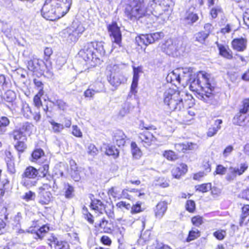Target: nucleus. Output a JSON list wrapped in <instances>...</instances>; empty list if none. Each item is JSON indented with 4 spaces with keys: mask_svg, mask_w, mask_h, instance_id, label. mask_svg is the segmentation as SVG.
Wrapping results in <instances>:
<instances>
[{
    "mask_svg": "<svg viewBox=\"0 0 249 249\" xmlns=\"http://www.w3.org/2000/svg\"><path fill=\"white\" fill-rule=\"evenodd\" d=\"M171 0H153L146 7L144 0H132L126 5L124 13L130 19L140 18L152 14L160 23L166 21L170 15Z\"/></svg>",
    "mask_w": 249,
    "mask_h": 249,
    "instance_id": "1",
    "label": "nucleus"
},
{
    "mask_svg": "<svg viewBox=\"0 0 249 249\" xmlns=\"http://www.w3.org/2000/svg\"><path fill=\"white\" fill-rule=\"evenodd\" d=\"M191 90L196 92L197 97L206 103H211L213 98V87L208 82V75L203 71L194 74L189 82Z\"/></svg>",
    "mask_w": 249,
    "mask_h": 249,
    "instance_id": "2",
    "label": "nucleus"
},
{
    "mask_svg": "<svg viewBox=\"0 0 249 249\" xmlns=\"http://www.w3.org/2000/svg\"><path fill=\"white\" fill-rule=\"evenodd\" d=\"M72 0H46L41 9L42 16L47 20H55L69 11Z\"/></svg>",
    "mask_w": 249,
    "mask_h": 249,
    "instance_id": "3",
    "label": "nucleus"
},
{
    "mask_svg": "<svg viewBox=\"0 0 249 249\" xmlns=\"http://www.w3.org/2000/svg\"><path fill=\"white\" fill-rule=\"evenodd\" d=\"M192 98L190 94L171 88L166 90L163 95L164 104L172 111H181L184 108V102Z\"/></svg>",
    "mask_w": 249,
    "mask_h": 249,
    "instance_id": "4",
    "label": "nucleus"
},
{
    "mask_svg": "<svg viewBox=\"0 0 249 249\" xmlns=\"http://www.w3.org/2000/svg\"><path fill=\"white\" fill-rule=\"evenodd\" d=\"M85 30V28L82 23L79 21H74L71 26L63 31V34L68 42H75Z\"/></svg>",
    "mask_w": 249,
    "mask_h": 249,
    "instance_id": "5",
    "label": "nucleus"
},
{
    "mask_svg": "<svg viewBox=\"0 0 249 249\" xmlns=\"http://www.w3.org/2000/svg\"><path fill=\"white\" fill-rule=\"evenodd\" d=\"M93 46L91 42L88 43L81 50L79 55L83 59L89 63L92 62L91 65L94 66L99 62L98 56L96 55V53L93 51Z\"/></svg>",
    "mask_w": 249,
    "mask_h": 249,
    "instance_id": "6",
    "label": "nucleus"
},
{
    "mask_svg": "<svg viewBox=\"0 0 249 249\" xmlns=\"http://www.w3.org/2000/svg\"><path fill=\"white\" fill-rule=\"evenodd\" d=\"M116 227V223L112 221L111 219L108 220L102 219L99 223L95 225L94 234L96 236L103 233L110 234Z\"/></svg>",
    "mask_w": 249,
    "mask_h": 249,
    "instance_id": "7",
    "label": "nucleus"
},
{
    "mask_svg": "<svg viewBox=\"0 0 249 249\" xmlns=\"http://www.w3.org/2000/svg\"><path fill=\"white\" fill-rule=\"evenodd\" d=\"M38 174L37 170L32 166H29L26 168L22 175V185L26 187H30L35 185L36 182L29 180L30 178H36Z\"/></svg>",
    "mask_w": 249,
    "mask_h": 249,
    "instance_id": "8",
    "label": "nucleus"
},
{
    "mask_svg": "<svg viewBox=\"0 0 249 249\" xmlns=\"http://www.w3.org/2000/svg\"><path fill=\"white\" fill-rule=\"evenodd\" d=\"M249 167L247 162L241 163L239 167H229L228 172L226 176V179L229 181L234 180L237 176H241L248 169Z\"/></svg>",
    "mask_w": 249,
    "mask_h": 249,
    "instance_id": "9",
    "label": "nucleus"
},
{
    "mask_svg": "<svg viewBox=\"0 0 249 249\" xmlns=\"http://www.w3.org/2000/svg\"><path fill=\"white\" fill-rule=\"evenodd\" d=\"M91 212L86 213L87 212V208L83 209V213L86 214L87 218L99 216L100 213H103L104 211V206L102 202L99 200H92L90 205Z\"/></svg>",
    "mask_w": 249,
    "mask_h": 249,
    "instance_id": "10",
    "label": "nucleus"
},
{
    "mask_svg": "<svg viewBox=\"0 0 249 249\" xmlns=\"http://www.w3.org/2000/svg\"><path fill=\"white\" fill-rule=\"evenodd\" d=\"M107 30L112 41L121 47L122 34L117 24L114 22L109 24L107 26Z\"/></svg>",
    "mask_w": 249,
    "mask_h": 249,
    "instance_id": "11",
    "label": "nucleus"
},
{
    "mask_svg": "<svg viewBox=\"0 0 249 249\" xmlns=\"http://www.w3.org/2000/svg\"><path fill=\"white\" fill-rule=\"evenodd\" d=\"M182 43L178 39H169L165 44V50L169 55H177V53L182 48Z\"/></svg>",
    "mask_w": 249,
    "mask_h": 249,
    "instance_id": "12",
    "label": "nucleus"
},
{
    "mask_svg": "<svg viewBox=\"0 0 249 249\" xmlns=\"http://www.w3.org/2000/svg\"><path fill=\"white\" fill-rule=\"evenodd\" d=\"M144 128L146 129V130L139 134V140L144 147H148L155 142L156 138L151 132L147 131V130L151 129V126H144Z\"/></svg>",
    "mask_w": 249,
    "mask_h": 249,
    "instance_id": "13",
    "label": "nucleus"
},
{
    "mask_svg": "<svg viewBox=\"0 0 249 249\" xmlns=\"http://www.w3.org/2000/svg\"><path fill=\"white\" fill-rule=\"evenodd\" d=\"M179 69L180 84L184 87L189 84L190 80L195 73L193 71V69L190 67H186Z\"/></svg>",
    "mask_w": 249,
    "mask_h": 249,
    "instance_id": "14",
    "label": "nucleus"
},
{
    "mask_svg": "<svg viewBox=\"0 0 249 249\" xmlns=\"http://www.w3.org/2000/svg\"><path fill=\"white\" fill-rule=\"evenodd\" d=\"M50 231V225L49 224H46L40 226L37 230L34 229L32 230L31 233L36 235L34 238L36 240H43Z\"/></svg>",
    "mask_w": 249,
    "mask_h": 249,
    "instance_id": "15",
    "label": "nucleus"
},
{
    "mask_svg": "<svg viewBox=\"0 0 249 249\" xmlns=\"http://www.w3.org/2000/svg\"><path fill=\"white\" fill-rule=\"evenodd\" d=\"M107 80L111 86L116 88L124 82L125 79L121 73L113 72L107 77Z\"/></svg>",
    "mask_w": 249,
    "mask_h": 249,
    "instance_id": "16",
    "label": "nucleus"
},
{
    "mask_svg": "<svg viewBox=\"0 0 249 249\" xmlns=\"http://www.w3.org/2000/svg\"><path fill=\"white\" fill-rule=\"evenodd\" d=\"M195 8H190L185 13L183 20L187 24H192L198 19L197 15L194 12Z\"/></svg>",
    "mask_w": 249,
    "mask_h": 249,
    "instance_id": "17",
    "label": "nucleus"
},
{
    "mask_svg": "<svg viewBox=\"0 0 249 249\" xmlns=\"http://www.w3.org/2000/svg\"><path fill=\"white\" fill-rule=\"evenodd\" d=\"M93 46V51L96 53V56H98V59L100 61V57L103 56L105 54V50L104 47V42L102 41L91 42Z\"/></svg>",
    "mask_w": 249,
    "mask_h": 249,
    "instance_id": "18",
    "label": "nucleus"
},
{
    "mask_svg": "<svg viewBox=\"0 0 249 249\" xmlns=\"http://www.w3.org/2000/svg\"><path fill=\"white\" fill-rule=\"evenodd\" d=\"M126 137L122 131L117 130L114 132L113 141L118 146H124L125 143Z\"/></svg>",
    "mask_w": 249,
    "mask_h": 249,
    "instance_id": "19",
    "label": "nucleus"
},
{
    "mask_svg": "<svg viewBox=\"0 0 249 249\" xmlns=\"http://www.w3.org/2000/svg\"><path fill=\"white\" fill-rule=\"evenodd\" d=\"M167 209V204L165 201H160L156 205L154 210L156 217H162L164 216Z\"/></svg>",
    "mask_w": 249,
    "mask_h": 249,
    "instance_id": "20",
    "label": "nucleus"
},
{
    "mask_svg": "<svg viewBox=\"0 0 249 249\" xmlns=\"http://www.w3.org/2000/svg\"><path fill=\"white\" fill-rule=\"evenodd\" d=\"M247 40L243 38L234 39L232 41V46L234 50L237 51H243L246 48Z\"/></svg>",
    "mask_w": 249,
    "mask_h": 249,
    "instance_id": "21",
    "label": "nucleus"
},
{
    "mask_svg": "<svg viewBox=\"0 0 249 249\" xmlns=\"http://www.w3.org/2000/svg\"><path fill=\"white\" fill-rule=\"evenodd\" d=\"M222 123V120L217 119L214 121V124L209 127L207 132V135L209 137L214 136L217 132L221 129V124Z\"/></svg>",
    "mask_w": 249,
    "mask_h": 249,
    "instance_id": "22",
    "label": "nucleus"
},
{
    "mask_svg": "<svg viewBox=\"0 0 249 249\" xmlns=\"http://www.w3.org/2000/svg\"><path fill=\"white\" fill-rule=\"evenodd\" d=\"M187 171V166L186 165L182 164L180 165L179 167H174L172 170V173L173 176L177 178L186 173Z\"/></svg>",
    "mask_w": 249,
    "mask_h": 249,
    "instance_id": "23",
    "label": "nucleus"
},
{
    "mask_svg": "<svg viewBox=\"0 0 249 249\" xmlns=\"http://www.w3.org/2000/svg\"><path fill=\"white\" fill-rule=\"evenodd\" d=\"M217 47L219 51V53L221 56L228 59H231L232 58V52L227 46L217 43Z\"/></svg>",
    "mask_w": 249,
    "mask_h": 249,
    "instance_id": "24",
    "label": "nucleus"
},
{
    "mask_svg": "<svg viewBox=\"0 0 249 249\" xmlns=\"http://www.w3.org/2000/svg\"><path fill=\"white\" fill-rule=\"evenodd\" d=\"M179 69H176L169 73L166 77L168 82L171 83L177 81L180 83Z\"/></svg>",
    "mask_w": 249,
    "mask_h": 249,
    "instance_id": "25",
    "label": "nucleus"
},
{
    "mask_svg": "<svg viewBox=\"0 0 249 249\" xmlns=\"http://www.w3.org/2000/svg\"><path fill=\"white\" fill-rule=\"evenodd\" d=\"M42 62L41 60L37 59L31 60L28 62V68L31 71H37L39 69L40 65Z\"/></svg>",
    "mask_w": 249,
    "mask_h": 249,
    "instance_id": "26",
    "label": "nucleus"
},
{
    "mask_svg": "<svg viewBox=\"0 0 249 249\" xmlns=\"http://www.w3.org/2000/svg\"><path fill=\"white\" fill-rule=\"evenodd\" d=\"M200 236V232L198 230H195L192 228L191 230L189 231L188 235L186 238V241L189 242L193 241Z\"/></svg>",
    "mask_w": 249,
    "mask_h": 249,
    "instance_id": "27",
    "label": "nucleus"
},
{
    "mask_svg": "<svg viewBox=\"0 0 249 249\" xmlns=\"http://www.w3.org/2000/svg\"><path fill=\"white\" fill-rule=\"evenodd\" d=\"M137 41L139 43V45L141 43L146 46L152 43L151 36L150 34L142 35L137 39Z\"/></svg>",
    "mask_w": 249,
    "mask_h": 249,
    "instance_id": "28",
    "label": "nucleus"
},
{
    "mask_svg": "<svg viewBox=\"0 0 249 249\" xmlns=\"http://www.w3.org/2000/svg\"><path fill=\"white\" fill-rule=\"evenodd\" d=\"M131 148L133 158L136 159L140 158L142 155V152L135 142H131Z\"/></svg>",
    "mask_w": 249,
    "mask_h": 249,
    "instance_id": "29",
    "label": "nucleus"
},
{
    "mask_svg": "<svg viewBox=\"0 0 249 249\" xmlns=\"http://www.w3.org/2000/svg\"><path fill=\"white\" fill-rule=\"evenodd\" d=\"M240 111L237 113L236 115L234 117L232 120L233 124L240 126H243L244 125V122L246 119V117L241 114Z\"/></svg>",
    "mask_w": 249,
    "mask_h": 249,
    "instance_id": "30",
    "label": "nucleus"
},
{
    "mask_svg": "<svg viewBox=\"0 0 249 249\" xmlns=\"http://www.w3.org/2000/svg\"><path fill=\"white\" fill-rule=\"evenodd\" d=\"M108 195L110 197H112L115 199H120L122 198L121 190L116 187H112L108 191Z\"/></svg>",
    "mask_w": 249,
    "mask_h": 249,
    "instance_id": "31",
    "label": "nucleus"
},
{
    "mask_svg": "<svg viewBox=\"0 0 249 249\" xmlns=\"http://www.w3.org/2000/svg\"><path fill=\"white\" fill-rule=\"evenodd\" d=\"M9 123L10 121L7 117H2L0 118V134H3L6 131Z\"/></svg>",
    "mask_w": 249,
    "mask_h": 249,
    "instance_id": "32",
    "label": "nucleus"
},
{
    "mask_svg": "<svg viewBox=\"0 0 249 249\" xmlns=\"http://www.w3.org/2000/svg\"><path fill=\"white\" fill-rule=\"evenodd\" d=\"M50 123L52 125V129L54 133H59L64 128L63 124L55 122L53 120L50 121Z\"/></svg>",
    "mask_w": 249,
    "mask_h": 249,
    "instance_id": "33",
    "label": "nucleus"
},
{
    "mask_svg": "<svg viewBox=\"0 0 249 249\" xmlns=\"http://www.w3.org/2000/svg\"><path fill=\"white\" fill-rule=\"evenodd\" d=\"M163 156L169 160L174 161L178 159V155L172 150L165 151L163 154Z\"/></svg>",
    "mask_w": 249,
    "mask_h": 249,
    "instance_id": "34",
    "label": "nucleus"
},
{
    "mask_svg": "<svg viewBox=\"0 0 249 249\" xmlns=\"http://www.w3.org/2000/svg\"><path fill=\"white\" fill-rule=\"evenodd\" d=\"M106 154L108 156H112L114 158L118 157L119 152L113 146H108L106 148Z\"/></svg>",
    "mask_w": 249,
    "mask_h": 249,
    "instance_id": "35",
    "label": "nucleus"
},
{
    "mask_svg": "<svg viewBox=\"0 0 249 249\" xmlns=\"http://www.w3.org/2000/svg\"><path fill=\"white\" fill-rule=\"evenodd\" d=\"M65 196L67 198H71L74 196V188L73 187L67 184L65 186Z\"/></svg>",
    "mask_w": 249,
    "mask_h": 249,
    "instance_id": "36",
    "label": "nucleus"
},
{
    "mask_svg": "<svg viewBox=\"0 0 249 249\" xmlns=\"http://www.w3.org/2000/svg\"><path fill=\"white\" fill-rule=\"evenodd\" d=\"M208 36V33H206L203 31L199 32L195 35L196 40L201 43H204Z\"/></svg>",
    "mask_w": 249,
    "mask_h": 249,
    "instance_id": "37",
    "label": "nucleus"
},
{
    "mask_svg": "<svg viewBox=\"0 0 249 249\" xmlns=\"http://www.w3.org/2000/svg\"><path fill=\"white\" fill-rule=\"evenodd\" d=\"M58 240V239L54 233H51L50 236L47 239L48 246L51 249H52L53 246L54 247L55 246Z\"/></svg>",
    "mask_w": 249,
    "mask_h": 249,
    "instance_id": "38",
    "label": "nucleus"
},
{
    "mask_svg": "<svg viewBox=\"0 0 249 249\" xmlns=\"http://www.w3.org/2000/svg\"><path fill=\"white\" fill-rule=\"evenodd\" d=\"M3 98L7 102H12L16 98L15 93L12 90H8L4 94Z\"/></svg>",
    "mask_w": 249,
    "mask_h": 249,
    "instance_id": "39",
    "label": "nucleus"
},
{
    "mask_svg": "<svg viewBox=\"0 0 249 249\" xmlns=\"http://www.w3.org/2000/svg\"><path fill=\"white\" fill-rule=\"evenodd\" d=\"M196 188L197 191L205 193L211 190L212 184L211 183H207L196 186Z\"/></svg>",
    "mask_w": 249,
    "mask_h": 249,
    "instance_id": "40",
    "label": "nucleus"
},
{
    "mask_svg": "<svg viewBox=\"0 0 249 249\" xmlns=\"http://www.w3.org/2000/svg\"><path fill=\"white\" fill-rule=\"evenodd\" d=\"M49 169V166L48 164H45L39 167L37 170L39 176L41 177H45L46 176L48 173Z\"/></svg>",
    "mask_w": 249,
    "mask_h": 249,
    "instance_id": "41",
    "label": "nucleus"
},
{
    "mask_svg": "<svg viewBox=\"0 0 249 249\" xmlns=\"http://www.w3.org/2000/svg\"><path fill=\"white\" fill-rule=\"evenodd\" d=\"M131 108L130 104L129 103H124L122 108L120 109L119 114L121 116H124L129 112Z\"/></svg>",
    "mask_w": 249,
    "mask_h": 249,
    "instance_id": "42",
    "label": "nucleus"
},
{
    "mask_svg": "<svg viewBox=\"0 0 249 249\" xmlns=\"http://www.w3.org/2000/svg\"><path fill=\"white\" fill-rule=\"evenodd\" d=\"M100 243L104 246L109 247L112 244V240L111 238L106 235H102L100 239Z\"/></svg>",
    "mask_w": 249,
    "mask_h": 249,
    "instance_id": "43",
    "label": "nucleus"
},
{
    "mask_svg": "<svg viewBox=\"0 0 249 249\" xmlns=\"http://www.w3.org/2000/svg\"><path fill=\"white\" fill-rule=\"evenodd\" d=\"M88 153L89 155L94 157L98 153V150L93 144L90 143L88 147Z\"/></svg>",
    "mask_w": 249,
    "mask_h": 249,
    "instance_id": "44",
    "label": "nucleus"
},
{
    "mask_svg": "<svg viewBox=\"0 0 249 249\" xmlns=\"http://www.w3.org/2000/svg\"><path fill=\"white\" fill-rule=\"evenodd\" d=\"M213 236L218 240H223L226 235V231L222 230H217L213 233Z\"/></svg>",
    "mask_w": 249,
    "mask_h": 249,
    "instance_id": "45",
    "label": "nucleus"
},
{
    "mask_svg": "<svg viewBox=\"0 0 249 249\" xmlns=\"http://www.w3.org/2000/svg\"><path fill=\"white\" fill-rule=\"evenodd\" d=\"M43 95V91L42 89H40L39 92L37 94L35 95L34 98V103L35 105L37 107H39L41 104V101L40 100V97Z\"/></svg>",
    "mask_w": 249,
    "mask_h": 249,
    "instance_id": "46",
    "label": "nucleus"
},
{
    "mask_svg": "<svg viewBox=\"0 0 249 249\" xmlns=\"http://www.w3.org/2000/svg\"><path fill=\"white\" fill-rule=\"evenodd\" d=\"M54 247L55 249H67L69 245L65 241L58 240Z\"/></svg>",
    "mask_w": 249,
    "mask_h": 249,
    "instance_id": "47",
    "label": "nucleus"
},
{
    "mask_svg": "<svg viewBox=\"0 0 249 249\" xmlns=\"http://www.w3.org/2000/svg\"><path fill=\"white\" fill-rule=\"evenodd\" d=\"M22 111L24 116L26 117H29L31 113L29 105L25 102H23L22 104Z\"/></svg>",
    "mask_w": 249,
    "mask_h": 249,
    "instance_id": "48",
    "label": "nucleus"
},
{
    "mask_svg": "<svg viewBox=\"0 0 249 249\" xmlns=\"http://www.w3.org/2000/svg\"><path fill=\"white\" fill-rule=\"evenodd\" d=\"M34 126L33 124L28 122H26L23 124L21 129L22 131H24L29 134L32 132L34 129Z\"/></svg>",
    "mask_w": 249,
    "mask_h": 249,
    "instance_id": "49",
    "label": "nucleus"
},
{
    "mask_svg": "<svg viewBox=\"0 0 249 249\" xmlns=\"http://www.w3.org/2000/svg\"><path fill=\"white\" fill-rule=\"evenodd\" d=\"M76 169V167L71 168L72 171L71 172V176L74 181H78L80 180L81 177L80 176L79 171Z\"/></svg>",
    "mask_w": 249,
    "mask_h": 249,
    "instance_id": "50",
    "label": "nucleus"
},
{
    "mask_svg": "<svg viewBox=\"0 0 249 249\" xmlns=\"http://www.w3.org/2000/svg\"><path fill=\"white\" fill-rule=\"evenodd\" d=\"M240 113L245 114L249 111V98L245 99L243 101V107L240 109Z\"/></svg>",
    "mask_w": 249,
    "mask_h": 249,
    "instance_id": "51",
    "label": "nucleus"
},
{
    "mask_svg": "<svg viewBox=\"0 0 249 249\" xmlns=\"http://www.w3.org/2000/svg\"><path fill=\"white\" fill-rule=\"evenodd\" d=\"M44 155V152L41 149H37L34 151L32 153V156L34 160H37Z\"/></svg>",
    "mask_w": 249,
    "mask_h": 249,
    "instance_id": "52",
    "label": "nucleus"
},
{
    "mask_svg": "<svg viewBox=\"0 0 249 249\" xmlns=\"http://www.w3.org/2000/svg\"><path fill=\"white\" fill-rule=\"evenodd\" d=\"M97 92H99V91L89 88L84 92V95L85 97L91 99L93 98L95 93Z\"/></svg>",
    "mask_w": 249,
    "mask_h": 249,
    "instance_id": "53",
    "label": "nucleus"
},
{
    "mask_svg": "<svg viewBox=\"0 0 249 249\" xmlns=\"http://www.w3.org/2000/svg\"><path fill=\"white\" fill-rule=\"evenodd\" d=\"M50 193L49 192H45L44 194V197H41L39 203L42 205H46L49 203L51 200V197L50 196Z\"/></svg>",
    "mask_w": 249,
    "mask_h": 249,
    "instance_id": "54",
    "label": "nucleus"
},
{
    "mask_svg": "<svg viewBox=\"0 0 249 249\" xmlns=\"http://www.w3.org/2000/svg\"><path fill=\"white\" fill-rule=\"evenodd\" d=\"M36 197L35 193L32 191H28L26 192L24 196H22V198L27 201L34 200Z\"/></svg>",
    "mask_w": 249,
    "mask_h": 249,
    "instance_id": "55",
    "label": "nucleus"
},
{
    "mask_svg": "<svg viewBox=\"0 0 249 249\" xmlns=\"http://www.w3.org/2000/svg\"><path fill=\"white\" fill-rule=\"evenodd\" d=\"M195 207L196 204L194 201L190 200L187 201L186 208L189 212H193L195 210Z\"/></svg>",
    "mask_w": 249,
    "mask_h": 249,
    "instance_id": "56",
    "label": "nucleus"
},
{
    "mask_svg": "<svg viewBox=\"0 0 249 249\" xmlns=\"http://www.w3.org/2000/svg\"><path fill=\"white\" fill-rule=\"evenodd\" d=\"M150 35L151 36V40L152 43L163 36V33L162 32H157L151 34Z\"/></svg>",
    "mask_w": 249,
    "mask_h": 249,
    "instance_id": "57",
    "label": "nucleus"
},
{
    "mask_svg": "<svg viewBox=\"0 0 249 249\" xmlns=\"http://www.w3.org/2000/svg\"><path fill=\"white\" fill-rule=\"evenodd\" d=\"M233 150V147L231 145H228L224 150L222 155L224 158L228 157Z\"/></svg>",
    "mask_w": 249,
    "mask_h": 249,
    "instance_id": "58",
    "label": "nucleus"
},
{
    "mask_svg": "<svg viewBox=\"0 0 249 249\" xmlns=\"http://www.w3.org/2000/svg\"><path fill=\"white\" fill-rule=\"evenodd\" d=\"M142 72V68L140 67H133V79L139 80V73Z\"/></svg>",
    "mask_w": 249,
    "mask_h": 249,
    "instance_id": "59",
    "label": "nucleus"
},
{
    "mask_svg": "<svg viewBox=\"0 0 249 249\" xmlns=\"http://www.w3.org/2000/svg\"><path fill=\"white\" fill-rule=\"evenodd\" d=\"M12 136L15 140H19L23 136V132L19 130H14L13 132Z\"/></svg>",
    "mask_w": 249,
    "mask_h": 249,
    "instance_id": "60",
    "label": "nucleus"
},
{
    "mask_svg": "<svg viewBox=\"0 0 249 249\" xmlns=\"http://www.w3.org/2000/svg\"><path fill=\"white\" fill-rule=\"evenodd\" d=\"M72 134L77 137H82V133L77 125L72 126Z\"/></svg>",
    "mask_w": 249,
    "mask_h": 249,
    "instance_id": "61",
    "label": "nucleus"
},
{
    "mask_svg": "<svg viewBox=\"0 0 249 249\" xmlns=\"http://www.w3.org/2000/svg\"><path fill=\"white\" fill-rule=\"evenodd\" d=\"M227 171V168L222 165H218L216 168L215 172L217 174L224 175Z\"/></svg>",
    "mask_w": 249,
    "mask_h": 249,
    "instance_id": "62",
    "label": "nucleus"
},
{
    "mask_svg": "<svg viewBox=\"0 0 249 249\" xmlns=\"http://www.w3.org/2000/svg\"><path fill=\"white\" fill-rule=\"evenodd\" d=\"M15 148L18 151L23 152L26 148L25 143L21 141L18 142L15 145Z\"/></svg>",
    "mask_w": 249,
    "mask_h": 249,
    "instance_id": "63",
    "label": "nucleus"
},
{
    "mask_svg": "<svg viewBox=\"0 0 249 249\" xmlns=\"http://www.w3.org/2000/svg\"><path fill=\"white\" fill-rule=\"evenodd\" d=\"M244 23L249 28V9H247L243 14Z\"/></svg>",
    "mask_w": 249,
    "mask_h": 249,
    "instance_id": "64",
    "label": "nucleus"
}]
</instances>
